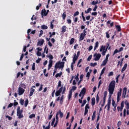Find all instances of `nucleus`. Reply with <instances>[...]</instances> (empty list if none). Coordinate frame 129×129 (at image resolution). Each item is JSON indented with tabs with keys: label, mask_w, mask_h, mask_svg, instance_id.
<instances>
[{
	"label": "nucleus",
	"mask_w": 129,
	"mask_h": 129,
	"mask_svg": "<svg viewBox=\"0 0 129 129\" xmlns=\"http://www.w3.org/2000/svg\"><path fill=\"white\" fill-rule=\"evenodd\" d=\"M114 88H115V81H112L108 86V91L109 94L112 95L114 92Z\"/></svg>",
	"instance_id": "1"
},
{
	"label": "nucleus",
	"mask_w": 129,
	"mask_h": 129,
	"mask_svg": "<svg viewBox=\"0 0 129 129\" xmlns=\"http://www.w3.org/2000/svg\"><path fill=\"white\" fill-rule=\"evenodd\" d=\"M66 90V88H65V87H61L58 90H57L56 92H55V96H59V95H60V94L61 93V92H62V94H64L65 93V91Z\"/></svg>",
	"instance_id": "2"
},
{
	"label": "nucleus",
	"mask_w": 129,
	"mask_h": 129,
	"mask_svg": "<svg viewBox=\"0 0 129 129\" xmlns=\"http://www.w3.org/2000/svg\"><path fill=\"white\" fill-rule=\"evenodd\" d=\"M22 113H23V110H21V107H18L17 115L18 116V118L21 119L24 117V115Z\"/></svg>",
	"instance_id": "3"
},
{
	"label": "nucleus",
	"mask_w": 129,
	"mask_h": 129,
	"mask_svg": "<svg viewBox=\"0 0 129 129\" xmlns=\"http://www.w3.org/2000/svg\"><path fill=\"white\" fill-rule=\"evenodd\" d=\"M94 61H98L101 57V54L100 53H96L94 54Z\"/></svg>",
	"instance_id": "4"
},
{
	"label": "nucleus",
	"mask_w": 129,
	"mask_h": 129,
	"mask_svg": "<svg viewBox=\"0 0 129 129\" xmlns=\"http://www.w3.org/2000/svg\"><path fill=\"white\" fill-rule=\"evenodd\" d=\"M25 93V89L23 88L19 87L18 88V94L19 95H23Z\"/></svg>",
	"instance_id": "5"
},
{
	"label": "nucleus",
	"mask_w": 129,
	"mask_h": 129,
	"mask_svg": "<svg viewBox=\"0 0 129 129\" xmlns=\"http://www.w3.org/2000/svg\"><path fill=\"white\" fill-rule=\"evenodd\" d=\"M126 88H124L123 89V93H122V97L125 98V95H126V91H127Z\"/></svg>",
	"instance_id": "6"
},
{
	"label": "nucleus",
	"mask_w": 129,
	"mask_h": 129,
	"mask_svg": "<svg viewBox=\"0 0 129 129\" xmlns=\"http://www.w3.org/2000/svg\"><path fill=\"white\" fill-rule=\"evenodd\" d=\"M45 52H46V54H48V48H47V47H45L44 48V51L42 53V58H45L46 57V55H45Z\"/></svg>",
	"instance_id": "7"
},
{
	"label": "nucleus",
	"mask_w": 129,
	"mask_h": 129,
	"mask_svg": "<svg viewBox=\"0 0 129 129\" xmlns=\"http://www.w3.org/2000/svg\"><path fill=\"white\" fill-rule=\"evenodd\" d=\"M85 36L86 35H85V34H83L82 33L81 34L80 36V38H79L80 42H81V41H83V40H84V38Z\"/></svg>",
	"instance_id": "8"
},
{
	"label": "nucleus",
	"mask_w": 129,
	"mask_h": 129,
	"mask_svg": "<svg viewBox=\"0 0 129 129\" xmlns=\"http://www.w3.org/2000/svg\"><path fill=\"white\" fill-rule=\"evenodd\" d=\"M52 66H53V60H50L49 61L48 70H50V69H51V67H52Z\"/></svg>",
	"instance_id": "9"
},
{
	"label": "nucleus",
	"mask_w": 129,
	"mask_h": 129,
	"mask_svg": "<svg viewBox=\"0 0 129 129\" xmlns=\"http://www.w3.org/2000/svg\"><path fill=\"white\" fill-rule=\"evenodd\" d=\"M111 102V101L110 100H108L107 104L105 106V107H106V106H107V110H109V109H110V103Z\"/></svg>",
	"instance_id": "10"
},
{
	"label": "nucleus",
	"mask_w": 129,
	"mask_h": 129,
	"mask_svg": "<svg viewBox=\"0 0 129 129\" xmlns=\"http://www.w3.org/2000/svg\"><path fill=\"white\" fill-rule=\"evenodd\" d=\"M80 93L82 94L83 96H84V95H85V93H86V89H85V88H83Z\"/></svg>",
	"instance_id": "11"
},
{
	"label": "nucleus",
	"mask_w": 129,
	"mask_h": 129,
	"mask_svg": "<svg viewBox=\"0 0 129 129\" xmlns=\"http://www.w3.org/2000/svg\"><path fill=\"white\" fill-rule=\"evenodd\" d=\"M64 64H65V62L64 61H61L59 62V69H63L64 68Z\"/></svg>",
	"instance_id": "12"
},
{
	"label": "nucleus",
	"mask_w": 129,
	"mask_h": 129,
	"mask_svg": "<svg viewBox=\"0 0 129 129\" xmlns=\"http://www.w3.org/2000/svg\"><path fill=\"white\" fill-rule=\"evenodd\" d=\"M41 15L42 16H47L48 15V13H46V10L45 9H43L42 10V12H41Z\"/></svg>",
	"instance_id": "13"
},
{
	"label": "nucleus",
	"mask_w": 129,
	"mask_h": 129,
	"mask_svg": "<svg viewBox=\"0 0 129 129\" xmlns=\"http://www.w3.org/2000/svg\"><path fill=\"white\" fill-rule=\"evenodd\" d=\"M44 44V39H41V40H40L37 43V46H42Z\"/></svg>",
	"instance_id": "14"
},
{
	"label": "nucleus",
	"mask_w": 129,
	"mask_h": 129,
	"mask_svg": "<svg viewBox=\"0 0 129 129\" xmlns=\"http://www.w3.org/2000/svg\"><path fill=\"white\" fill-rule=\"evenodd\" d=\"M67 29V27H66V26H63L61 29V33H62V34H64V33L66 32Z\"/></svg>",
	"instance_id": "15"
},
{
	"label": "nucleus",
	"mask_w": 129,
	"mask_h": 129,
	"mask_svg": "<svg viewBox=\"0 0 129 129\" xmlns=\"http://www.w3.org/2000/svg\"><path fill=\"white\" fill-rule=\"evenodd\" d=\"M34 92H35V89H34L33 88H32L30 89V93L29 94V96H33V94H34Z\"/></svg>",
	"instance_id": "16"
},
{
	"label": "nucleus",
	"mask_w": 129,
	"mask_h": 129,
	"mask_svg": "<svg viewBox=\"0 0 129 129\" xmlns=\"http://www.w3.org/2000/svg\"><path fill=\"white\" fill-rule=\"evenodd\" d=\"M127 67V63H125L121 70V72L122 73L124 72V71H125V69H126Z\"/></svg>",
	"instance_id": "17"
},
{
	"label": "nucleus",
	"mask_w": 129,
	"mask_h": 129,
	"mask_svg": "<svg viewBox=\"0 0 129 129\" xmlns=\"http://www.w3.org/2000/svg\"><path fill=\"white\" fill-rule=\"evenodd\" d=\"M98 46H99V42H98V41H97L95 43V45L94 48V51H95V50H96V49H97V48H98Z\"/></svg>",
	"instance_id": "18"
},
{
	"label": "nucleus",
	"mask_w": 129,
	"mask_h": 129,
	"mask_svg": "<svg viewBox=\"0 0 129 129\" xmlns=\"http://www.w3.org/2000/svg\"><path fill=\"white\" fill-rule=\"evenodd\" d=\"M107 61H108V60H107V59H105L103 61L102 64H101V66H105L106 65V63H107Z\"/></svg>",
	"instance_id": "19"
},
{
	"label": "nucleus",
	"mask_w": 129,
	"mask_h": 129,
	"mask_svg": "<svg viewBox=\"0 0 129 129\" xmlns=\"http://www.w3.org/2000/svg\"><path fill=\"white\" fill-rule=\"evenodd\" d=\"M71 97H72V90H71L69 91V96H68L69 99H71Z\"/></svg>",
	"instance_id": "20"
},
{
	"label": "nucleus",
	"mask_w": 129,
	"mask_h": 129,
	"mask_svg": "<svg viewBox=\"0 0 129 129\" xmlns=\"http://www.w3.org/2000/svg\"><path fill=\"white\" fill-rule=\"evenodd\" d=\"M122 91V90L121 89V88H120L119 89V91H118L117 92V97H120V96H121V91Z\"/></svg>",
	"instance_id": "21"
},
{
	"label": "nucleus",
	"mask_w": 129,
	"mask_h": 129,
	"mask_svg": "<svg viewBox=\"0 0 129 129\" xmlns=\"http://www.w3.org/2000/svg\"><path fill=\"white\" fill-rule=\"evenodd\" d=\"M74 42H75V39L74 38H71L70 41V45H72L74 43Z\"/></svg>",
	"instance_id": "22"
},
{
	"label": "nucleus",
	"mask_w": 129,
	"mask_h": 129,
	"mask_svg": "<svg viewBox=\"0 0 129 129\" xmlns=\"http://www.w3.org/2000/svg\"><path fill=\"white\" fill-rule=\"evenodd\" d=\"M57 113H58V114H59L61 118H62V117H63V116H64V114L63 113V112H61L60 110H59L58 112H57Z\"/></svg>",
	"instance_id": "23"
},
{
	"label": "nucleus",
	"mask_w": 129,
	"mask_h": 129,
	"mask_svg": "<svg viewBox=\"0 0 129 129\" xmlns=\"http://www.w3.org/2000/svg\"><path fill=\"white\" fill-rule=\"evenodd\" d=\"M31 69L33 71H35V70H36V64L35 62L33 63Z\"/></svg>",
	"instance_id": "24"
},
{
	"label": "nucleus",
	"mask_w": 129,
	"mask_h": 129,
	"mask_svg": "<svg viewBox=\"0 0 129 129\" xmlns=\"http://www.w3.org/2000/svg\"><path fill=\"white\" fill-rule=\"evenodd\" d=\"M50 126H51L50 122H49L48 125L46 127V126H45V125H43V129H50Z\"/></svg>",
	"instance_id": "25"
},
{
	"label": "nucleus",
	"mask_w": 129,
	"mask_h": 129,
	"mask_svg": "<svg viewBox=\"0 0 129 129\" xmlns=\"http://www.w3.org/2000/svg\"><path fill=\"white\" fill-rule=\"evenodd\" d=\"M19 87H21V88H24L26 89V85L25 84L21 83L19 85Z\"/></svg>",
	"instance_id": "26"
},
{
	"label": "nucleus",
	"mask_w": 129,
	"mask_h": 129,
	"mask_svg": "<svg viewBox=\"0 0 129 129\" xmlns=\"http://www.w3.org/2000/svg\"><path fill=\"white\" fill-rule=\"evenodd\" d=\"M105 46L102 45L100 48V52H102V51H105Z\"/></svg>",
	"instance_id": "27"
},
{
	"label": "nucleus",
	"mask_w": 129,
	"mask_h": 129,
	"mask_svg": "<svg viewBox=\"0 0 129 129\" xmlns=\"http://www.w3.org/2000/svg\"><path fill=\"white\" fill-rule=\"evenodd\" d=\"M122 62H123V58H121V61L120 60L118 61L117 66H119V63H120V67H121V66H122Z\"/></svg>",
	"instance_id": "28"
},
{
	"label": "nucleus",
	"mask_w": 129,
	"mask_h": 129,
	"mask_svg": "<svg viewBox=\"0 0 129 129\" xmlns=\"http://www.w3.org/2000/svg\"><path fill=\"white\" fill-rule=\"evenodd\" d=\"M55 69H58V68L60 69V63L59 62L56 63L54 67Z\"/></svg>",
	"instance_id": "29"
},
{
	"label": "nucleus",
	"mask_w": 129,
	"mask_h": 129,
	"mask_svg": "<svg viewBox=\"0 0 129 129\" xmlns=\"http://www.w3.org/2000/svg\"><path fill=\"white\" fill-rule=\"evenodd\" d=\"M123 106H124V103H123V102H121V106L120 107V111H122V109H123Z\"/></svg>",
	"instance_id": "30"
},
{
	"label": "nucleus",
	"mask_w": 129,
	"mask_h": 129,
	"mask_svg": "<svg viewBox=\"0 0 129 129\" xmlns=\"http://www.w3.org/2000/svg\"><path fill=\"white\" fill-rule=\"evenodd\" d=\"M92 105H95V98L93 97L92 98Z\"/></svg>",
	"instance_id": "31"
},
{
	"label": "nucleus",
	"mask_w": 129,
	"mask_h": 129,
	"mask_svg": "<svg viewBox=\"0 0 129 129\" xmlns=\"http://www.w3.org/2000/svg\"><path fill=\"white\" fill-rule=\"evenodd\" d=\"M78 59V57L76 56V53H75L73 60L76 61H77Z\"/></svg>",
	"instance_id": "32"
},
{
	"label": "nucleus",
	"mask_w": 129,
	"mask_h": 129,
	"mask_svg": "<svg viewBox=\"0 0 129 129\" xmlns=\"http://www.w3.org/2000/svg\"><path fill=\"white\" fill-rule=\"evenodd\" d=\"M41 29H42V30H47V29H48V26L45 25H43L41 26Z\"/></svg>",
	"instance_id": "33"
},
{
	"label": "nucleus",
	"mask_w": 129,
	"mask_h": 129,
	"mask_svg": "<svg viewBox=\"0 0 129 129\" xmlns=\"http://www.w3.org/2000/svg\"><path fill=\"white\" fill-rule=\"evenodd\" d=\"M116 29H117L118 32H120L121 31V29L120 28V26L116 25Z\"/></svg>",
	"instance_id": "34"
},
{
	"label": "nucleus",
	"mask_w": 129,
	"mask_h": 129,
	"mask_svg": "<svg viewBox=\"0 0 129 129\" xmlns=\"http://www.w3.org/2000/svg\"><path fill=\"white\" fill-rule=\"evenodd\" d=\"M62 76V72H60V73H57L55 75L56 78H58V77H61Z\"/></svg>",
	"instance_id": "35"
},
{
	"label": "nucleus",
	"mask_w": 129,
	"mask_h": 129,
	"mask_svg": "<svg viewBox=\"0 0 129 129\" xmlns=\"http://www.w3.org/2000/svg\"><path fill=\"white\" fill-rule=\"evenodd\" d=\"M90 66H91V67H95V66H96V65H97V62H95V63H92L91 62L90 64Z\"/></svg>",
	"instance_id": "36"
},
{
	"label": "nucleus",
	"mask_w": 129,
	"mask_h": 129,
	"mask_svg": "<svg viewBox=\"0 0 129 129\" xmlns=\"http://www.w3.org/2000/svg\"><path fill=\"white\" fill-rule=\"evenodd\" d=\"M28 104H29V100L26 99L25 101V104H24L25 107H27V106H28Z\"/></svg>",
	"instance_id": "37"
},
{
	"label": "nucleus",
	"mask_w": 129,
	"mask_h": 129,
	"mask_svg": "<svg viewBox=\"0 0 129 129\" xmlns=\"http://www.w3.org/2000/svg\"><path fill=\"white\" fill-rule=\"evenodd\" d=\"M49 34H50L49 37L52 38V36H55L56 35L55 32H53L52 33L51 32H49Z\"/></svg>",
	"instance_id": "38"
},
{
	"label": "nucleus",
	"mask_w": 129,
	"mask_h": 129,
	"mask_svg": "<svg viewBox=\"0 0 129 129\" xmlns=\"http://www.w3.org/2000/svg\"><path fill=\"white\" fill-rule=\"evenodd\" d=\"M96 113V111H94L93 113V115L92 117V120H94V118H95V114Z\"/></svg>",
	"instance_id": "39"
},
{
	"label": "nucleus",
	"mask_w": 129,
	"mask_h": 129,
	"mask_svg": "<svg viewBox=\"0 0 129 129\" xmlns=\"http://www.w3.org/2000/svg\"><path fill=\"white\" fill-rule=\"evenodd\" d=\"M63 99H64V95L61 96V97H60V104H62V103H63Z\"/></svg>",
	"instance_id": "40"
},
{
	"label": "nucleus",
	"mask_w": 129,
	"mask_h": 129,
	"mask_svg": "<svg viewBox=\"0 0 129 129\" xmlns=\"http://www.w3.org/2000/svg\"><path fill=\"white\" fill-rule=\"evenodd\" d=\"M92 11V9L91 8H89L87 11H85V14H89L90 12H91Z\"/></svg>",
	"instance_id": "41"
},
{
	"label": "nucleus",
	"mask_w": 129,
	"mask_h": 129,
	"mask_svg": "<svg viewBox=\"0 0 129 129\" xmlns=\"http://www.w3.org/2000/svg\"><path fill=\"white\" fill-rule=\"evenodd\" d=\"M110 36H109V32L107 31L106 32V38H107V39H109L110 38Z\"/></svg>",
	"instance_id": "42"
},
{
	"label": "nucleus",
	"mask_w": 129,
	"mask_h": 129,
	"mask_svg": "<svg viewBox=\"0 0 129 129\" xmlns=\"http://www.w3.org/2000/svg\"><path fill=\"white\" fill-rule=\"evenodd\" d=\"M46 57L47 58H49L50 60H52L53 59V55L49 54V55H47Z\"/></svg>",
	"instance_id": "43"
},
{
	"label": "nucleus",
	"mask_w": 129,
	"mask_h": 129,
	"mask_svg": "<svg viewBox=\"0 0 129 129\" xmlns=\"http://www.w3.org/2000/svg\"><path fill=\"white\" fill-rule=\"evenodd\" d=\"M62 19L65 20V19L66 18V12H64L62 14Z\"/></svg>",
	"instance_id": "44"
},
{
	"label": "nucleus",
	"mask_w": 129,
	"mask_h": 129,
	"mask_svg": "<svg viewBox=\"0 0 129 129\" xmlns=\"http://www.w3.org/2000/svg\"><path fill=\"white\" fill-rule=\"evenodd\" d=\"M36 117V115L35 114H32L29 116V118H34V117Z\"/></svg>",
	"instance_id": "45"
},
{
	"label": "nucleus",
	"mask_w": 129,
	"mask_h": 129,
	"mask_svg": "<svg viewBox=\"0 0 129 129\" xmlns=\"http://www.w3.org/2000/svg\"><path fill=\"white\" fill-rule=\"evenodd\" d=\"M52 112H53L52 111H51L50 113V115L48 116V119H51V118H52V117L53 116V114H52Z\"/></svg>",
	"instance_id": "46"
},
{
	"label": "nucleus",
	"mask_w": 129,
	"mask_h": 129,
	"mask_svg": "<svg viewBox=\"0 0 129 129\" xmlns=\"http://www.w3.org/2000/svg\"><path fill=\"white\" fill-rule=\"evenodd\" d=\"M107 51V49H106L105 50H103L102 52V55L103 56H105V54H106Z\"/></svg>",
	"instance_id": "47"
},
{
	"label": "nucleus",
	"mask_w": 129,
	"mask_h": 129,
	"mask_svg": "<svg viewBox=\"0 0 129 129\" xmlns=\"http://www.w3.org/2000/svg\"><path fill=\"white\" fill-rule=\"evenodd\" d=\"M20 104H21V105H24V100H23V99H21L20 100Z\"/></svg>",
	"instance_id": "48"
},
{
	"label": "nucleus",
	"mask_w": 129,
	"mask_h": 129,
	"mask_svg": "<svg viewBox=\"0 0 129 129\" xmlns=\"http://www.w3.org/2000/svg\"><path fill=\"white\" fill-rule=\"evenodd\" d=\"M96 100L97 103H98V102H99V96H98V94L97 95Z\"/></svg>",
	"instance_id": "49"
},
{
	"label": "nucleus",
	"mask_w": 129,
	"mask_h": 129,
	"mask_svg": "<svg viewBox=\"0 0 129 129\" xmlns=\"http://www.w3.org/2000/svg\"><path fill=\"white\" fill-rule=\"evenodd\" d=\"M120 77V75H118L116 78V83H118V79Z\"/></svg>",
	"instance_id": "50"
},
{
	"label": "nucleus",
	"mask_w": 129,
	"mask_h": 129,
	"mask_svg": "<svg viewBox=\"0 0 129 129\" xmlns=\"http://www.w3.org/2000/svg\"><path fill=\"white\" fill-rule=\"evenodd\" d=\"M6 118H8L9 120H12V119H13V118L9 115H6Z\"/></svg>",
	"instance_id": "51"
},
{
	"label": "nucleus",
	"mask_w": 129,
	"mask_h": 129,
	"mask_svg": "<svg viewBox=\"0 0 129 129\" xmlns=\"http://www.w3.org/2000/svg\"><path fill=\"white\" fill-rule=\"evenodd\" d=\"M56 120L55 118H53L52 121L51 122V125H54V123H55V121Z\"/></svg>",
	"instance_id": "52"
},
{
	"label": "nucleus",
	"mask_w": 129,
	"mask_h": 129,
	"mask_svg": "<svg viewBox=\"0 0 129 129\" xmlns=\"http://www.w3.org/2000/svg\"><path fill=\"white\" fill-rule=\"evenodd\" d=\"M79 15V12L77 11L74 14V17H76V16H78Z\"/></svg>",
	"instance_id": "53"
},
{
	"label": "nucleus",
	"mask_w": 129,
	"mask_h": 129,
	"mask_svg": "<svg viewBox=\"0 0 129 129\" xmlns=\"http://www.w3.org/2000/svg\"><path fill=\"white\" fill-rule=\"evenodd\" d=\"M53 22H54V20H53V21H52L50 23V28H51V29H53L54 28V25H53Z\"/></svg>",
	"instance_id": "54"
},
{
	"label": "nucleus",
	"mask_w": 129,
	"mask_h": 129,
	"mask_svg": "<svg viewBox=\"0 0 129 129\" xmlns=\"http://www.w3.org/2000/svg\"><path fill=\"white\" fill-rule=\"evenodd\" d=\"M41 60H42L41 58H38V59H37V60H36V63H37V64H39V63H40V61H41Z\"/></svg>",
	"instance_id": "55"
},
{
	"label": "nucleus",
	"mask_w": 129,
	"mask_h": 129,
	"mask_svg": "<svg viewBox=\"0 0 129 129\" xmlns=\"http://www.w3.org/2000/svg\"><path fill=\"white\" fill-rule=\"evenodd\" d=\"M92 58V55H90V56H88L87 58L88 61H90L91 60V58Z\"/></svg>",
	"instance_id": "56"
},
{
	"label": "nucleus",
	"mask_w": 129,
	"mask_h": 129,
	"mask_svg": "<svg viewBox=\"0 0 129 129\" xmlns=\"http://www.w3.org/2000/svg\"><path fill=\"white\" fill-rule=\"evenodd\" d=\"M41 6H42V4H39V5L36 7L37 11H38V10H39V9H40V8H41Z\"/></svg>",
	"instance_id": "57"
},
{
	"label": "nucleus",
	"mask_w": 129,
	"mask_h": 129,
	"mask_svg": "<svg viewBox=\"0 0 129 129\" xmlns=\"http://www.w3.org/2000/svg\"><path fill=\"white\" fill-rule=\"evenodd\" d=\"M106 49H108V50H109L110 49V46L109 47V43L107 42L106 43Z\"/></svg>",
	"instance_id": "58"
},
{
	"label": "nucleus",
	"mask_w": 129,
	"mask_h": 129,
	"mask_svg": "<svg viewBox=\"0 0 129 129\" xmlns=\"http://www.w3.org/2000/svg\"><path fill=\"white\" fill-rule=\"evenodd\" d=\"M89 108H90V107H89V104H87L85 106V109H89Z\"/></svg>",
	"instance_id": "59"
},
{
	"label": "nucleus",
	"mask_w": 129,
	"mask_h": 129,
	"mask_svg": "<svg viewBox=\"0 0 129 129\" xmlns=\"http://www.w3.org/2000/svg\"><path fill=\"white\" fill-rule=\"evenodd\" d=\"M88 113V109H85L84 115H86Z\"/></svg>",
	"instance_id": "60"
},
{
	"label": "nucleus",
	"mask_w": 129,
	"mask_h": 129,
	"mask_svg": "<svg viewBox=\"0 0 129 129\" xmlns=\"http://www.w3.org/2000/svg\"><path fill=\"white\" fill-rule=\"evenodd\" d=\"M76 89H77V87L74 86L72 87V89H71V90H73L74 91V90H76Z\"/></svg>",
	"instance_id": "61"
},
{
	"label": "nucleus",
	"mask_w": 129,
	"mask_h": 129,
	"mask_svg": "<svg viewBox=\"0 0 129 129\" xmlns=\"http://www.w3.org/2000/svg\"><path fill=\"white\" fill-rule=\"evenodd\" d=\"M118 52H119V51H118V50L115 49V50H114V52H113V55H115V54L118 53Z\"/></svg>",
	"instance_id": "62"
},
{
	"label": "nucleus",
	"mask_w": 129,
	"mask_h": 129,
	"mask_svg": "<svg viewBox=\"0 0 129 129\" xmlns=\"http://www.w3.org/2000/svg\"><path fill=\"white\" fill-rule=\"evenodd\" d=\"M37 55L38 56H42V53L40 52V51L37 52Z\"/></svg>",
	"instance_id": "63"
},
{
	"label": "nucleus",
	"mask_w": 129,
	"mask_h": 129,
	"mask_svg": "<svg viewBox=\"0 0 129 129\" xmlns=\"http://www.w3.org/2000/svg\"><path fill=\"white\" fill-rule=\"evenodd\" d=\"M113 72H111L108 74V76H113Z\"/></svg>",
	"instance_id": "64"
}]
</instances>
